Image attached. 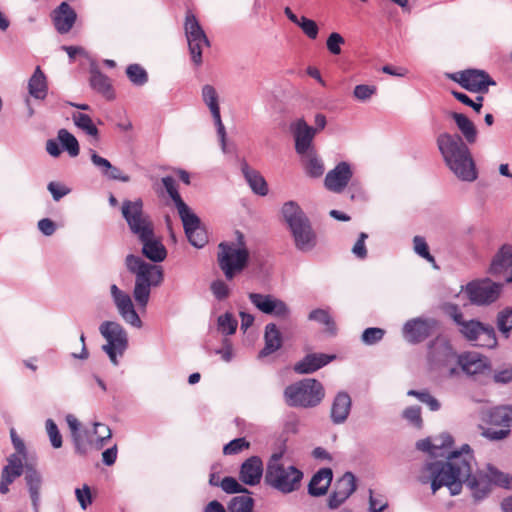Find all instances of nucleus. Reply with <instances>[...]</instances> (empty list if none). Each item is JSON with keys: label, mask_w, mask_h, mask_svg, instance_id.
Returning a JSON list of instances; mask_svg holds the SVG:
<instances>
[{"label": "nucleus", "mask_w": 512, "mask_h": 512, "mask_svg": "<svg viewBox=\"0 0 512 512\" xmlns=\"http://www.w3.org/2000/svg\"><path fill=\"white\" fill-rule=\"evenodd\" d=\"M336 358L326 353H308L294 364L293 371L299 375L312 374L325 367Z\"/></svg>", "instance_id": "412c9836"}, {"label": "nucleus", "mask_w": 512, "mask_h": 512, "mask_svg": "<svg viewBox=\"0 0 512 512\" xmlns=\"http://www.w3.org/2000/svg\"><path fill=\"white\" fill-rule=\"evenodd\" d=\"M264 473L263 461L259 456L247 458L240 466L239 480L248 486L260 483Z\"/></svg>", "instance_id": "4be33fe9"}, {"label": "nucleus", "mask_w": 512, "mask_h": 512, "mask_svg": "<svg viewBox=\"0 0 512 512\" xmlns=\"http://www.w3.org/2000/svg\"><path fill=\"white\" fill-rule=\"evenodd\" d=\"M281 214L289 227L296 249L304 253L312 251L317 245V235L299 204L292 200L285 202Z\"/></svg>", "instance_id": "20e7f679"}, {"label": "nucleus", "mask_w": 512, "mask_h": 512, "mask_svg": "<svg viewBox=\"0 0 512 512\" xmlns=\"http://www.w3.org/2000/svg\"><path fill=\"white\" fill-rule=\"evenodd\" d=\"M180 219L189 243L196 248L204 247L208 242V237L205 229L201 226L200 218L191 210L180 216Z\"/></svg>", "instance_id": "6ab92c4d"}, {"label": "nucleus", "mask_w": 512, "mask_h": 512, "mask_svg": "<svg viewBox=\"0 0 512 512\" xmlns=\"http://www.w3.org/2000/svg\"><path fill=\"white\" fill-rule=\"evenodd\" d=\"M162 184L165 187L168 195L173 200L175 207L178 211L179 217L191 211L190 207L181 198L176 188L175 179L172 176L163 177Z\"/></svg>", "instance_id": "4c0bfd02"}, {"label": "nucleus", "mask_w": 512, "mask_h": 512, "mask_svg": "<svg viewBox=\"0 0 512 512\" xmlns=\"http://www.w3.org/2000/svg\"><path fill=\"white\" fill-rule=\"evenodd\" d=\"M302 32L309 38V39H316L319 34V27L317 23L305 16L300 17L298 23L296 24Z\"/></svg>", "instance_id": "603ef678"}, {"label": "nucleus", "mask_w": 512, "mask_h": 512, "mask_svg": "<svg viewBox=\"0 0 512 512\" xmlns=\"http://www.w3.org/2000/svg\"><path fill=\"white\" fill-rule=\"evenodd\" d=\"M250 302L262 313L278 318H287L290 314L288 305L271 294L249 293Z\"/></svg>", "instance_id": "ddd939ff"}, {"label": "nucleus", "mask_w": 512, "mask_h": 512, "mask_svg": "<svg viewBox=\"0 0 512 512\" xmlns=\"http://www.w3.org/2000/svg\"><path fill=\"white\" fill-rule=\"evenodd\" d=\"M511 434V429L510 428H502L501 429H493V428H487L486 430L483 431L482 435L491 440V441H499V440H503V439H506L507 437H509Z\"/></svg>", "instance_id": "338daca9"}, {"label": "nucleus", "mask_w": 512, "mask_h": 512, "mask_svg": "<svg viewBox=\"0 0 512 512\" xmlns=\"http://www.w3.org/2000/svg\"><path fill=\"white\" fill-rule=\"evenodd\" d=\"M457 356L447 340L436 338L428 345V359L435 365L448 367L453 359H457Z\"/></svg>", "instance_id": "aec40b11"}, {"label": "nucleus", "mask_w": 512, "mask_h": 512, "mask_svg": "<svg viewBox=\"0 0 512 512\" xmlns=\"http://www.w3.org/2000/svg\"><path fill=\"white\" fill-rule=\"evenodd\" d=\"M126 75L135 86H143L148 82V74L146 70L136 63L127 66Z\"/></svg>", "instance_id": "a18cd8bd"}, {"label": "nucleus", "mask_w": 512, "mask_h": 512, "mask_svg": "<svg viewBox=\"0 0 512 512\" xmlns=\"http://www.w3.org/2000/svg\"><path fill=\"white\" fill-rule=\"evenodd\" d=\"M376 91L377 89L373 85L359 84L355 86L353 96L360 101H367Z\"/></svg>", "instance_id": "13d9d810"}, {"label": "nucleus", "mask_w": 512, "mask_h": 512, "mask_svg": "<svg viewBox=\"0 0 512 512\" xmlns=\"http://www.w3.org/2000/svg\"><path fill=\"white\" fill-rule=\"evenodd\" d=\"M502 289V283L483 278L468 282L463 291L472 305L488 306L499 299Z\"/></svg>", "instance_id": "1a4fd4ad"}, {"label": "nucleus", "mask_w": 512, "mask_h": 512, "mask_svg": "<svg viewBox=\"0 0 512 512\" xmlns=\"http://www.w3.org/2000/svg\"><path fill=\"white\" fill-rule=\"evenodd\" d=\"M29 94L35 99L43 100L47 95L46 76L39 66L28 81Z\"/></svg>", "instance_id": "c9c22d12"}, {"label": "nucleus", "mask_w": 512, "mask_h": 512, "mask_svg": "<svg viewBox=\"0 0 512 512\" xmlns=\"http://www.w3.org/2000/svg\"><path fill=\"white\" fill-rule=\"evenodd\" d=\"M127 270L135 275L133 297L141 307L149 302L151 288L158 287L164 279L163 269L155 264L144 261L140 256L128 254L125 258Z\"/></svg>", "instance_id": "7ed1b4c3"}, {"label": "nucleus", "mask_w": 512, "mask_h": 512, "mask_svg": "<svg viewBox=\"0 0 512 512\" xmlns=\"http://www.w3.org/2000/svg\"><path fill=\"white\" fill-rule=\"evenodd\" d=\"M459 332L466 340L476 342L480 347L493 349L498 344L494 327L476 319L465 320Z\"/></svg>", "instance_id": "9d476101"}, {"label": "nucleus", "mask_w": 512, "mask_h": 512, "mask_svg": "<svg viewBox=\"0 0 512 512\" xmlns=\"http://www.w3.org/2000/svg\"><path fill=\"white\" fill-rule=\"evenodd\" d=\"M445 313L460 327L462 323L465 321L463 318V313L460 310L459 306L453 303H448L444 307Z\"/></svg>", "instance_id": "774afa93"}, {"label": "nucleus", "mask_w": 512, "mask_h": 512, "mask_svg": "<svg viewBox=\"0 0 512 512\" xmlns=\"http://www.w3.org/2000/svg\"><path fill=\"white\" fill-rule=\"evenodd\" d=\"M291 131L295 140V151L297 154L304 156L310 151H314L312 147L313 139L317 133V129L309 126L304 119H298L291 124Z\"/></svg>", "instance_id": "f3484780"}, {"label": "nucleus", "mask_w": 512, "mask_h": 512, "mask_svg": "<svg viewBox=\"0 0 512 512\" xmlns=\"http://www.w3.org/2000/svg\"><path fill=\"white\" fill-rule=\"evenodd\" d=\"M472 450L464 444L460 450L452 451L445 461L437 460L424 465L423 471L429 474L428 479H421L422 483L431 482L432 492L441 487H447L451 496L461 493L463 484L471 490L472 496L479 501L488 496L491 484L487 475H474L472 473Z\"/></svg>", "instance_id": "f257e3e1"}, {"label": "nucleus", "mask_w": 512, "mask_h": 512, "mask_svg": "<svg viewBox=\"0 0 512 512\" xmlns=\"http://www.w3.org/2000/svg\"><path fill=\"white\" fill-rule=\"evenodd\" d=\"M250 443L245 438H236L227 443L223 448L225 455H234L249 448Z\"/></svg>", "instance_id": "4d7b16f0"}, {"label": "nucleus", "mask_w": 512, "mask_h": 512, "mask_svg": "<svg viewBox=\"0 0 512 512\" xmlns=\"http://www.w3.org/2000/svg\"><path fill=\"white\" fill-rule=\"evenodd\" d=\"M305 161L306 174L312 178H318L324 173V165L322 160L316 155L315 151H310L307 154Z\"/></svg>", "instance_id": "37998d69"}, {"label": "nucleus", "mask_w": 512, "mask_h": 512, "mask_svg": "<svg viewBox=\"0 0 512 512\" xmlns=\"http://www.w3.org/2000/svg\"><path fill=\"white\" fill-rule=\"evenodd\" d=\"M89 82L91 88L102 94L107 100L114 99L115 95L110 79L95 66L90 68Z\"/></svg>", "instance_id": "2f4dec72"}, {"label": "nucleus", "mask_w": 512, "mask_h": 512, "mask_svg": "<svg viewBox=\"0 0 512 512\" xmlns=\"http://www.w3.org/2000/svg\"><path fill=\"white\" fill-rule=\"evenodd\" d=\"M496 324L498 330L508 338L512 330V307H506L498 312Z\"/></svg>", "instance_id": "de8ad7c7"}, {"label": "nucleus", "mask_w": 512, "mask_h": 512, "mask_svg": "<svg viewBox=\"0 0 512 512\" xmlns=\"http://www.w3.org/2000/svg\"><path fill=\"white\" fill-rule=\"evenodd\" d=\"M202 99L210 109L217 129L221 149L224 153H226V130L221 120L218 94L216 89L212 85H204L202 87Z\"/></svg>", "instance_id": "dca6fc26"}, {"label": "nucleus", "mask_w": 512, "mask_h": 512, "mask_svg": "<svg viewBox=\"0 0 512 512\" xmlns=\"http://www.w3.org/2000/svg\"><path fill=\"white\" fill-rule=\"evenodd\" d=\"M47 189L51 193L54 201H59L60 199H62L64 196L68 195L71 192L70 188L55 181L49 182L47 185Z\"/></svg>", "instance_id": "052dcab7"}, {"label": "nucleus", "mask_w": 512, "mask_h": 512, "mask_svg": "<svg viewBox=\"0 0 512 512\" xmlns=\"http://www.w3.org/2000/svg\"><path fill=\"white\" fill-rule=\"evenodd\" d=\"M99 332L107 343L102 346L110 361L118 365L117 356H122L128 347V336L121 324L115 321H104L99 326Z\"/></svg>", "instance_id": "6e6552de"}, {"label": "nucleus", "mask_w": 512, "mask_h": 512, "mask_svg": "<svg viewBox=\"0 0 512 512\" xmlns=\"http://www.w3.org/2000/svg\"><path fill=\"white\" fill-rule=\"evenodd\" d=\"M403 417L415 427L422 426L421 408L419 406H410L403 411Z\"/></svg>", "instance_id": "680f3d73"}, {"label": "nucleus", "mask_w": 512, "mask_h": 512, "mask_svg": "<svg viewBox=\"0 0 512 512\" xmlns=\"http://www.w3.org/2000/svg\"><path fill=\"white\" fill-rule=\"evenodd\" d=\"M220 487L227 494H251V492L241 485L237 479L226 476L221 480Z\"/></svg>", "instance_id": "8fccbe9b"}, {"label": "nucleus", "mask_w": 512, "mask_h": 512, "mask_svg": "<svg viewBox=\"0 0 512 512\" xmlns=\"http://www.w3.org/2000/svg\"><path fill=\"white\" fill-rule=\"evenodd\" d=\"M57 138L62 148L67 151L71 157H76L79 155V142L72 133L62 128L58 131Z\"/></svg>", "instance_id": "ea45409f"}, {"label": "nucleus", "mask_w": 512, "mask_h": 512, "mask_svg": "<svg viewBox=\"0 0 512 512\" xmlns=\"http://www.w3.org/2000/svg\"><path fill=\"white\" fill-rule=\"evenodd\" d=\"M284 400L289 407L314 408L325 397L322 383L314 378H305L284 389Z\"/></svg>", "instance_id": "423d86ee"}, {"label": "nucleus", "mask_w": 512, "mask_h": 512, "mask_svg": "<svg viewBox=\"0 0 512 512\" xmlns=\"http://www.w3.org/2000/svg\"><path fill=\"white\" fill-rule=\"evenodd\" d=\"M94 433L97 436L98 446L101 448L104 446L107 440L112 436L111 429L103 423H94Z\"/></svg>", "instance_id": "bf43d9fd"}, {"label": "nucleus", "mask_w": 512, "mask_h": 512, "mask_svg": "<svg viewBox=\"0 0 512 512\" xmlns=\"http://www.w3.org/2000/svg\"><path fill=\"white\" fill-rule=\"evenodd\" d=\"M461 87L472 93H487L489 86L496 82L484 70L467 69L459 73V77H453Z\"/></svg>", "instance_id": "9b49d317"}, {"label": "nucleus", "mask_w": 512, "mask_h": 512, "mask_svg": "<svg viewBox=\"0 0 512 512\" xmlns=\"http://www.w3.org/2000/svg\"><path fill=\"white\" fill-rule=\"evenodd\" d=\"M352 400L349 394L345 391H340L336 394L330 411V418L333 424L339 425L344 423L351 410Z\"/></svg>", "instance_id": "bb28decb"}, {"label": "nucleus", "mask_w": 512, "mask_h": 512, "mask_svg": "<svg viewBox=\"0 0 512 512\" xmlns=\"http://www.w3.org/2000/svg\"><path fill=\"white\" fill-rule=\"evenodd\" d=\"M457 364L463 373L469 376L484 373L489 369L488 359L476 352H466L457 356Z\"/></svg>", "instance_id": "b1692460"}, {"label": "nucleus", "mask_w": 512, "mask_h": 512, "mask_svg": "<svg viewBox=\"0 0 512 512\" xmlns=\"http://www.w3.org/2000/svg\"><path fill=\"white\" fill-rule=\"evenodd\" d=\"M436 145L446 166L459 179L472 182L477 178L471 152L459 134L442 132L436 137Z\"/></svg>", "instance_id": "f03ea898"}, {"label": "nucleus", "mask_w": 512, "mask_h": 512, "mask_svg": "<svg viewBox=\"0 0 512 512\" xmlns=\"http://www.w3.org/2000/svg\"><path fill=\"white\" fill-rule=\"evenodd\" d=\"M128 227L131 233L137 237L138 241L145 239L147 235L150 236L155 232L154 224L150 216L135 222V224H132Z\"/></svg>", "instance_id": "c03bdc74"}, {"label": "nucleus", "mask_w": 512, "mask_h": 512, "mask_svg": "<svg viewBox=\"0 0 512 512\" xmlns=\"http://www.w3.org/2000/svg\"><path fill=\"white\" fill-rule=\"evenodd\" d=\"M217 261L227 280H232L248 265L249 251L246 248H236L233 244L222 242L218 246Z\"/></svg>", "instance_id": "0eeeda50"}, {"label": "nucleus", "mask_w": 512, "mask_h": 512, "mask_svg": "<svg viewBox=\"0 0 512 512\" xmlns=\"http://www.w3.org/2000/svg\"><path fill=\"white\" fill-rule=\"evenodd\" d=\"M254 503V499L250 494H242L231 498L227 508L230 512H252Z\"/></svg>", "instance_id": "79ce46f5"}, {"label": "nucleus", "mask_w": 512, "mask_h": 512, "mask_svg": "<svg viewBox=\"0 0 512 512\" xmlns=\"http://www.w3.org/2000/svg\"><path fill=\"white\" fill-rule=\"evenodd\" d=\"M308 319L325 325L327 331L331 335H334L336 333L335 323L330 314L328 313V311L324 309H314L309 313Z\"/></svg>", "instance_id": "49530a36"}, {"label": "nucleus", "mask_w": 512, "mask_h": 512, "mask_svg": "<svg viewBox=\"0 0 512 512\" xmlns=\"http://www.w3.org/2000/svg\"><path fill=\"white\" fill-rule=\"evenodd\" d=\"M218 329L222 334L232 335L236 332L238 322L230 312L218 317Z\"/></svg>", "instance_id": "3c124183"}, {"label": "nucleus", "mask_w": 512, "mask_h": 512, "mask_svg": "<svg viewBox=\"0 0 512 512\" xmlns=\"http://www.w3.org/2000/svg\"><path fill=\"white\" fill-rule=\"evenodd\" d=\"M414 250L422 258L428 261H434L433 256L429 252L428 245L425 239L421 236H415L413 238Z\"/></svg>", "instance_id": "0e129e2a"}, {"label": "nucleus", "mask_w": 512, "mask_h": 512, "mask_svg": "<svg viewBox=\"0 0 512 512\" xmlns=\"http://www.w3.org/2000/svg\"><path fill=\"white\" fill-rule=\"evenodd\" d=\"M333 479L331 468H321L311 478L308 484V493L311 496L319 497L327 493Z\"/></svg>", "instance_id": "c85d7f7f"}, {"label": "nucleus", "mask_w": 512, "mask_h": 512, "mask_svg": "<svg viewBox=\"0 0 512 512\" xmlns=\"http://www.w3.org/2000/svg\"><path fill=\"white\" fill-rule=\"evenodd\" d=\"M440 439V444L431 443L429 438L422 439L416 443V447L418 450L428 452L429 454L434 456L436 455V451L438 449H441L443 447H451L453 444V438L449 434H442Z\"/></svg>", "instance_id": "a19ab883"}, {"label": "nucleus", "mask_w": 512, "mask_h": 512, "mask_svg": "<svg viewBox=\"0 0 512 512\" xmlns=\"http://www.w3.org/2000/svg\"><path fill=\"white\" fill-rule=\"evenodd\" d=\"M437 327V321L421 317L408 320L402 328L404 339L410 344H418L426 340Z\"/></svg>", "instance_id": "f8f14e48"}, {"label": "nucleus", "mask_w": 512, "mask_h": 512, "mask_svg": "<svg viewBox=\"0 0 512 512\" xmlns=\"http://www.w3.org/2000/svg\"><path fill=\"white\" fill-rule=\"evenodd\" d=\"M72 119L75 126L85 132L87 135L93 137L96 140L99 138V130L89 115L81 112H75L72 114Z\"/></svg>", "instance_id": "58836bf2"}, {"label": "nucleus", "mask_w": 512, "mask_h": 512, "mask_svg": "<svg viewBox=\"0 0 512 512\" xmlns=\"http://www.w3.org/2000/svg\"><path fill=\"white\" fill-rule=\"evenodd\" d=\"M25 484L29 493L31 504L35 512L39 511L41 502V489L43 486V476L40 471L31 465L25 466L24 475Z\"/></svg>", "instance_id": "5701e85b"}, {"label": "nucleus", "mask_w": 512, "mask_h": 512, "mask_svg": "<svg viewBox=\"0 0 512 512\" xmlns=\"http://www.w3.org/2000/svg\"><path fill=\"white\" fill-rule=\"evenodd\" d=\"M211 292L219 301L226 299L230 294L228 285L223 280H215L210 285Z\"/></svg>", "instance_id": "e2e57ef3"}, {"label": "nucleus", "mask_w": 512, "mask_h": 512, "mask_svg": "<svg viewBox=\"0 0 512 512\" xmlns=\"http://www.w3.org/2000/svg\"><path fill=\"white\" fill-rule=\"evenodd\" d=\"M189 51L191 54L192 61L195 65L199 66L202 63V47L204 45V41L202 40H188Z\"/></svg>", "instance_id": "69168bd1"}, {"label": "nucleus", "mask_w": 512, "mask_h": 512, "mask_svg": "<svg viewBox=\"0 0 512 512\" xmlns=\"http://www.w3.org/2000/svg\"><path fill=\"white\" fill-rule=\"evenodd\" d=\"M352 178L351 165L346 161H341L328 171L324 178V186L328 191L340 194L347 188Z\"/></svg>", "instance_id": "4468645a"}, {"label": "nucleus", "mask_w": 512, "mask_h": 512, "mask_svg": "<svg viewBox=\"0 0 512 512\" xmlns=\"http://www.w3.org/2000/svg\"><path fill=\"white\" fill-rule=\"evenodd\" d=\"M110 293L121 317L132 326L140 328L142 321L134 308L130 295L119 289L116 284L111 285Z\"/></svg>", "instance_id": "2eb2a0df"}, {"label": "nucleus", "mask_w": 512, "mask_h": 512, "mask_svg": "<svg viewBox=\"0 0 512 512\" xmlns=\"http://www.w3.org/2000/svg\"><path fill=\"white\" fill-rule=\"evenodd\" d=\"M488 471L489 474L487 477L490 484H494L505 489H509L511 487L512 476L493 467H489Z\"/></svg>", "instance_id": "09e8293b"}, {"label": "nucleus", "mask_w": 512, "mask_h": 512, "mask_svg": "<svg viewBox=\"0 0 512 512\" xmlns=\"http://www.w3.org/2000/svg\"><path fill=\"white\" fill-rule=\"evenodd\" d=\"M46 430L52 447L56 449L62 447V436L56 423L52 419L46 420Z\"/></svg>", "instance_id": "6e6d98bb"}, {"label": "nucleus", "mask_w": 512, "mask_h": 512, "mask_svg": "<svg viewBox=\"0 0 512 512\" xmlns=\"http://www.w3.org/2000/svg\"><path fill=\"white\" fill-rule=\"evenodd\" d=\"M263 349L259 351L258 358H265L278 351L283 344L282 334L275 323H268L264 331Z\"/></svg>", "instance_id": "cd10ccee"}, {"label": "nucleus", "mask_w": 512, "mask_h": 512, "mask_svg": "<svg viewBox=\"0 0 512 512\" xmlns=\"http://www.w3.org/2000/svg\"><path fill=\"white\" fill-rule=\"evenodd\" d=\"M241 171L251 190L259 195L266 196L268 194V184L264 177L255 169L250 168L246 161L241 163Z\"/></svg>", "instance_id": "c756f323"}, {"label": "nucleus", "mask_w": 512, "mask_h": 512, "mask_svg": "<svg viewBox=\"0 0 512 512\" xmlns=\"http://www.w3.org/2000/svg\"><path fill=\"white\" fill-rule=\"evenodd\" d=\"M384 335V329L378 327H369L363 331L361 340L365 345H374L380 342Z\"/></svg>", "instance_id": "864d4df0"}, {"label": "nucleus", "mask_w": 512, "mask_h": 512, "mask_svg": "<svg viewBox=\"0 0 512 512\" xmlns=\"http://www.w3.org/2000/svg\"><path fill=\"white\" fill-rule=\"evenodd\" d=\"M450 117L455 121L465 140L470 144L474 143L477 139V129L474 123L462 113L451 112Z\"/></svg>", "instance_id": "e433bc0d"}, {"label": "nucleus", "mask_w": 512, "mask_h": 512, "mask_svg": "<svg viewBox=\"0 0 512 512\" xmlns=\"http://www.w3.org/2000/svg\"><path fill=\"white\" fill-rule=\"evenodd\" d=\"M184 29H185L187 41L192 40L193 42H195V40L200 39V40L204 41V45L206 47L210 46V41H209L208 37L206 36L203 28L201 27L196 16L190 11L187 12V14H186Z\"/></svg>", "instance_id": "f704fd0d"}, {"label": "nucleus", "mask_w": 512, "mask_h": 512, "mask_svg": "<svg viewBox=\"0 0 512 512\" xmlns=\"http://www.w3.org/2000/svg\"><path fill=\"white\" fill-rule=\"evenodd\" d=\"M282 452L273 453L267 463L264 481L275 490L288 494L299 489L303 472L293 465L285 466L280 461Z\"/></svg>", "instance_id": "39448f33"}, {"label": "nucleus", "mask_w": 512, "mask_h": 512, "mask_svg": "<svg viewBox=\"0 0 512 512\" xmlns=\"http://www.w3.org/2000/svg\"><path fill=\"white\" fill-rule=\"evenodd\" d=\"M77 19L75 10L67 3L62 2L53 12L52 20L55 29L60 34L68 33Z\"/></svg>", "instance_id": "393cba45"}, {"label": "nucleus", "mask_w": 512, "mask_h": 512, "mask_svg": "<svg viewBox=\"0 0 512 512\" xmlns=\"http://www.w3.org/2000/svg\"><path fill=\"white\" fill-rule=\"evenodd\" d=\"M356 490V478L352 472H345L334 485V490L328 498V507L337 509Z\"/></svg>", "instance_id": "a211bd4d"}, {"label": "nucleus", "mask_w": 512, "mask_h": 512, "mask_svg": "<svg viewBox=\"0 0 512 512\" xmlns=\"http://www.w3.org/2000/svg\"><path fill=\"white\" fill-rule=\"evenodd\" d=\"M143 201L139 198L134 201L124 200L121 207L122 216L128 226L149 217L143 210Z\"/></svg>", "instance_id": "72a5a7b5"}, {"label": "nucleus", "mask_w": 512, "mask_h": 512, "mask_svg": "<svg viewBox=\"0 0 512 512\" xmlns=\"http://www.w3.org/2000/svg\"><path fill=\"white\" fill-rule=\"evenodd\" d=\"M511 267L512 247L510 245H503L494 255L489 267V273L493 276H499Z\"/></svg>", "instance_id": "473e14b6"}, {"label": "nucleus", "mask_w": 512, "mask_h": 512, "mask_svg": "<svg viewBox=\"0 0 512 512\" xmlns=\"http://www.w3.org/2000/svg\"><path fill=\"white\" fill-rule=\"evenodd\" d=\"M345 44L344 37L338 32L329 34L326 40V48L332 55H340L342 53V45Z\"/></svg>", "instance_id": "5fc2aeb1"}, {"label": "nucleus", "mask_w": 512, "mask_h": 512, "mask_svg": "<svg viewBox=\"0 0 512 512\" xmlns=\"http://www.w3.org/2000/svg\"><path fill=\"white\" fill-rule=\"evenodd\" d=\"M487 423L502 428L512 427V405H498L490 408L487 412Z\"/></svg>", "instance_id": "7c9ffc66"}, {"label": "nucleus", "mask_w": 512, "mask_h": 512, "mask_svg": "<svg viewBox=\"0 0 512 512\" xmlns=\"http://www.w3.org/2000/svg\"><path fill=\"white\" fill-rule=\"evenodd\" d=\"M142 244V255L148 260L159 263L165 260L167 256L166 247L163 245L161 240L155 235V232L146 236L145 239L139 240Z\"/></svg>", "instance_id": "a878e982"}]
</instances>
